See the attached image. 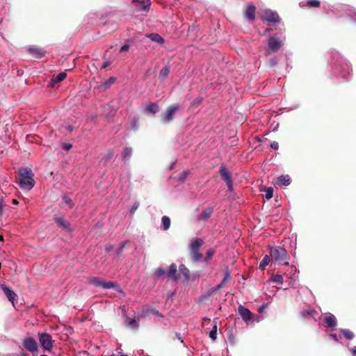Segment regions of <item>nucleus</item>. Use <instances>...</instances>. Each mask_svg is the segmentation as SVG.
I'll use <instances>...</instances> for the list:
<instances>
[{
  "mask_svg": "<svg viewBox=\"0 0 356 356\" xmlns=\"http://www.w3.org/2000/svg\"><path fill=\"white\" fill-rule=\"evenodd\" d=\"M171 338L172 340H175L176 339H177L178 340H179L181 341V343H184V341L181 338L180 333H178L177 332H172V335Z\"/></svg>",
  "mask_w": 356,
  "mask_h": 356,
  "instance_id": "42",
  "label": "nucleus"
},
{
  "mask_svg": "<svg viewBox=\"0 0 356 356\" xmlns=\"http://www.w3.org/2000/svg\"><path fill=\"white\" fill-rule=\"evenodd\" d=\"M324 322L326 324V326L331 328H334L337 326V321L334 316L329 315L326 316L324 318Z\"/></svg>",
  "mask_w": 356,
  "mask_h": 356,
  "instance_id": "22",
  "label": "nucleus"
},
{
  "mask_svg": "<svg viewBox=\"0 0 356 356\" xmlns=\"http://www.w3.org/2000/svg\"><path fill=\"white\" fill-rule=\"evenodd\" d=\"M159 105L156 103H150L145 108L146 111L154 115L159 111Z\"/></svg>",
  "mask_w": 356,
  "mask_h": 356,
  "instance_id": "26",
  "label": "nucleus"
},
{
  "mask_svg": "<svg viewBox=\"0 0 356 356\" xmlns=\"http://www.w3.org/2000/svg\"><path fill=\"white\" fill-rule=\"evenodd\" d=\"M351 352L354 355H356V346H354L352 349H351Z\"/></svg>",
  "mask_w": 356,
  "mask_h": 356,
  "instance_id": "56",
  "label": "nucleus"
},
{
  "mask_svg": "<svg viewBox=\"0 0 356 356\" xmlns=\"http://www.w3.org/2000/svg\"><path fill=\"white\" fill-rule=\"evenodd\" d=\"M204 243L202 238H197L191 243V257L194 261H198L202 258V254L200 253V248Z\"/></svg>",
  "mask_w": 356,
  "mask_h": 356,
  "instance_id": "4",
  "label": "nucleus"
},
{
  "mask_svg": "<svg viewBox=\"0 0 356 356\" xmlns=\"http://www.w3.org/2000/svg\"><path fill=\"white\" fill-rule=\"evenodd\" d=\"M72 147V145L70 143H63V149L65 150H70Z\"/></svg>",
  "mask_w": 356,
  "mask_h": 356,
  "instance_id": "47",
  "label": "nucleus"
},
{
  "mask_svg": "<svg viewBox=\"0 0 356 356\" xmlns=\"http://www.w3.org/2000/svg\"><path fill=\"white\" fill-rule=\"evenodd\" d=\"M341 332L347 339L351 340L355 337L354 333L348 329H343L341 330Z\"/></svg>",
  "mask_w": 356,
  "mask_h": 356,
  "instance_id": "33",
  "label": "nucleus"
},
{
  "mask_svg": "<svg viewBox=\"0 0 356 356\" xmlns=\"http://www.w3.org/2000/svg\"><path fill=\"white\" fill-rule=\"evenodd\" d=\"M63 202L67 205L70 209L74 207V203L72 200L67 196H64L63 198Z\"/></svg>",
  "mask_w": 356,
  "mask_h": 356,
  "instance_id": "40",
  "label": "nucleus"
},
{
  "mask_svg": "<svg viewBox=\"0 0 356 356\" xmlns=\"http://www.w3.org/2000/svg\"><path fill=\"white\" fill-rule=\"evenodd\" d=\"M255 11L256 7L252 3H248L246 5L245 10V16L250 21H253L255 19Z\"/></svg>",
  "mask_w": 356,
  "mask_h": 356,
  "instance_id": "13",
  "label": "nucleus"
},
{
  "mask_svg": "<svg viewBox=\"0 0 356 356\" xmlns=\"http://www.w3.org/2000/svg\"><path fill=\"white\" fill-rule=\"evenodd\" d=\"M216 253V250L213 248L209 249L206 254V257H204V261H209L211 257L214 255Z\"/></svg>",
  "mask_w": 356,
  "mask_h": 356,
  "instance_id": "38",
  "label": "nucleus"
},
{
  "mask_svg": "<svg viewBox=\"0 0 356 356\" xmlns=\"http://www.w3.org/2000/svg\"><path fill=\"white\" fill-rule=\"evenodd\" d=\"M34 174L31 169L24 168H21L18 171V175L17 177V182L19 184L20 188L24 190L29 191L35 185Z\"/></svg>",
  "mask_w": 356,
  "mask_h": 356,
  "instance_id": "1",
  "label": "nucleus"
},
{
  "mask_svg": "<svg viewBox=\"0 0 356 356\" xmlns=\"http://www.w3.org/2000/svg\"><path fill=\"white\" fill-rule=\"evenodd\" d=\"M330 336L335 341H338V338L336 334H331Z\"/></svg>",
  "mask_w": 356,
  "mask_h": 356,
  "instance_id": "54",
  "label": "nucleus"
},
{
  "mask_svg": "<svg viewBox=\"0 0 356 356\" xmlns=\"http://www.w3.org/2000/svg\"><path fill=\"white\" fill-rule=\"evenodd\" d=\"M203 102V97H196L190 104V109H195L197 108Z\"/></svg>",
  "mask_w": 356,
  "mask_h": 356,
  "instance_id": "28",
  "label": "nucleus"
},
{
  "mask_svg": "<svg viewBox=\"0 0 356 356\" xmlns=\"http://www.w3.org/2000/svg\"><path fill=\"white\" fill-rule=\"evenodd\" d=\"M209 337L215 341L217 338V325L216 323L213 325L212 330L209 332Z\"/></svg>",
  "mask_w": 356,
  "mask_h": 356,
  "instance_id": "36",
  "label": "nucleus"
},
{
  "mask_svg": "<svg viewBox=\"0 0 356 356\" xmlns=\"http://www.w3.org/2000/svg\"><path fill=\"white\" fill-rule=\"evenodd\" d=\"M67 76V74L65 72H62L56 76H53L51 79L49 86L53 87L56 83L63 81Z\"/></svg>",
  "mask_w": 356,
  "mask_h": 356,
  "instance_id": "19",
  "label": "nucleus"
},
{
  "mask_svg": "<svg viewBox=\"0 0 356 356\" xmlns=\"http://www.w3.org/2000/svg\"><path fill=\"white\" fill-rule=\"evenodd\" d=\"M24 347L29 352L34 353L38 349L37 341L32 337H26L23 340Z\"/></svg>",
  "mask_w": 356,
  "mask_h": 356,
  "instance_id": "10",
  "label": "nucleus"
},
{
  "mask_svg": "<svg viewBox=\"0 0 356 356\" xmlns=\"http://www.w3.org/2000/svg\"><path fill=\"white\" fill-rule=\"evenodd\" d=\"M162 225L163 230H168L170 226V219L168 216L162 217Z\"/></svg>",
  "mask_w": 356,
  "mask_h": 356,
  "instance_id": "34",
  "label": "nucleus"
},
{
  "mask_svg": "<svg viewBox=\"0 0 356 356\" xmlns=\"http://www.w3.org/2000/svg\"><path fill=\"white\" fill-rule=\"evenodd\" d=\"M2 290L3 291L4 293L6 294L7 298L10 302H13L15 300V298L17 297L16 293L11 289H10L6 285L2 284L1 286Z\"/></svg>",
  "mask_w": 356,
  "mask_h": 356,
  "instance_id": "18",
  "label": "nucleus"
},
{
  "mask_svg": "<svg viewBox=\"0 0 356 356\" xmlns=\"http://www.w3.org/2000/svg\"><path fill=\"white\" fill-rule=\"evenodd\" d=\"M188 175H189V171L185 170V171H183L182 172L179 173L176 178L178 180L184 181Z\"/></svg>",
  "mask_w": 356,
  "mask_h": 356,
  "instance_id": "37",
  "label": "nucleus"
},
{
  "mask_svg": "<svg viewBox=\"0 0 356 356\" xmlns=\"http://www.w3.org/2000/svg\"><path fill=\"white\" fill-rule=\"evenodd\" d=\"M177 272V265L175 264H172L169 267V270H167V275L170 279L177 280L178 279Z\"/></svg>",
  "mask_w": 356,
  "mask_h": 356,
  "instance_id": "21",
  "label": "nucleus"
},
{
  "mask_svg": "<svg viewBox=\"0 0 356 356\" xmlns=\"http://www.w3.org/2000/svg\"><path fill=\"white\" fill-rule=\"evenodd\" d=\"M116 79L115 77H110L104 83L99 86V88L102 90H106L115 82Z\"/></svg>",
  "mask_w": 356,
  "mask_h": 356,
  "instance_id": "24",
  "label": "nucleus"
},
{
  "mask_svg": "<svg viewBox=\"0 0 356 356\" xmlns=\"http://www.w3.org/2000/svg\"><path fill=\"white\" fill-rule=\"evenodd\" d=\"M170 71V66H169V65L165 66L160 71L159 76L163 79H165L168 76Z\"/></svg>",
  "mask_w": 356,
  "mask_h": 356,
  "instance_id": "31",
  "label": "nucleus"
},
{
  "mask_svg": "<svg viewBox=\"0 0 356 356\" xmlns=\"http://www.w3.org/2000/svg\"><path fill=\"white\" fill-rule=\"evenodd\" d=\"M262 18L268 22L270 24L278 22L280 19L278 14L270 10H266L264 11Z\"/></svg>",
  "mask_w": 356,
  "mask_h": 356,
  "instance_id": "9",
  "label": "nucleus"
},
{
  "mask_svg": "<svg viewBox=\"0 0 356 356\" xmlns=\"http://www.w3.org/2000/svg\"><path fill=\"white\" fill-rule=\"evenodd\" d=\"M270 257L273 261L278 264L289 265V256L286 249L280 246L271 247Z\"/></svg>",
  "mask_w": 356,
  "mask_h": 356,
  "instance_id": "2",
  "label": "nucleus"
},
{
  "mask_svg": "<svg viewBox=\"0 0 356 356\" xmlns=\"http://www.w3.org/2000/svg\"><path fill=\"white\" fill-rule=\"evenodd\" d=\"M152 314H155V315H156V316H162V315L159 313V312L157 309H152Z\"/></svg>",
  "mask_w": 356,
  "mask_h": 356,
  "instance_id": "53",
  "label": "nucleus"
},
{
  "mask_svg": "<svg viewBox=\"0 0 356 356\" xmlns=\"http://www.w3.org/2000/svg\"><path fill=\"white\" fill-rule=\"evenodd\" d=\"M282 45V40L275 37H270L267 42V48L266 49L269 53L277 52Z\"/></svg>",
  "mask_w": 356,
  "mask_h": 356,
  "instance_id": "7",
  "label": "nucleus"
},
{
  "mask_svg": "<svg viewBox=\"0 0 356 356\" xmlns=\"http://www.w3.org/2000/svg\"><path fill=\"white\" fill-rule=\"evenodd\" d=\"M238 312L245 323H249L252 319V313L245 307L239 305Z\"/></svg>",
  "mask_w": 356,
  "mask_h": 356,
  "instance_id": "11",
  "label": "nucleus"
},
{
  "mask_svg": "<svg viewBox=\"0 0 356 356\" xmlns=\"http://www.w3.org/2000/svg\"><path fill=\"white\" fill-rule=\"evenodd\" d=\"M230 278V271L229 269H227L224 274V277L220 284H217L215 287L211 288L209 291V295H211L213 293H217L222 288H223L228 282Z\"/></svg>",
  "mask_w": 356,
  "mask_h": 356,
  "instance_id": "8",
  "label": "nucleus"
},
{
  "mask_svg": "<svg viewBox=\"0 0 356 356\" xmlns=\"http://www.w3.org/2000/svg\"><path fill=\"white\" fill-rule=\"evenodd\" d=\"M114 156V152L113 149H108L104 156L102 159L101 162L103 163L104 165H106L108 162L113 159Z\"/></svg>",
  "mask_w": 356,
  "mask_h": 356,
  "instance_id": "25",
  "label": "nucleus"
},
{
  "mask_svg": "<svg viewBox=\"0 0 356 356\" xmlns=\"http://www.w3.org/2000/svg\"><path fill=\"white\" fill-rule=\"evenodd\" d=\"M3 240V236L0 235V241H2Z\"/></svg>",
  "mask_w": 356,
  "mask_h": 356,
  "instance_id": "59",
  "label": "nucleus"
},
{
  "mask_svg": "<svg viewBox=\"0 0 356 356\" xmlns=\"http://www.w3.org/2000/svg\"><path fill=\"white\" fill-rule=\"evenodd\" d=\"M139 206H140V203L138 202H134V204H133V206H132V207L131 209V211H130V213H131V215L134 214V213L138 209Z\"/></svg>",
  "mask_w": 356,
  "mask_h": 356,
  "instance_id": "44",
  "label": "nucleus"
},
{
  "mask_svg": "<svg viewBox=\"0 0 356 356\" xmlns=\"http://www.w3.org/2000/svg\"><path fill=\"white\" fill-rule=\"evenodd\" d=\"M183 108L177 104H173L170 105L161 114V119L163 124H169L174 120V115L176 112L181 111Z\"/></svg>",
  "mask_w": 356,
  "mask_h": 356,
  "instance_id": "3",
  "label": "nucleus"
},
{
  "mask_svg": "<svg viewBox=\"0 0 356 356\" xmlns=\"http://www.w3.org/2000/svg\"><path fill=\"white\" fill-rule=\"evenodd\" d=\"M102 356H128L127 355H125V354H120V355H115V353H112L109 355H102Z\"/></svg>",
  "mask_w": 356,
  "mask_h": 356,
  "instance_id": "51",
  "label": "nucleus"
},
{
  "mask_svg": "<svg viewBox=\"0 0 356 356\" xmlns=\"http://www.w3.org/2000/svg\"><path fill=\"white\" fill-rule=\"evenodd\" d=\"M273 195V188L271 187L268 188L266 190V193H265L266 199L270 200V198H272Z\"/></svg>",
  "mask_w": 356,
  "mask_h": 356,
  "instance_id": "41",
  "label": "nucleus"
},
{
  "mask_svg": "<svg viewBox=\"0 0 356 356\" xmlns=\"http://www.w3.org/2000/svg\"><path fill=\"white\" fill-rule=\"evenodd\" d=\"M127 321H129L128 325L130 327L133 329L138 327V324L136 318H127Z\"/></svg>",
  "mask_w": 356,
  "mask_h": 356,
  "instance_id": "39",
  "label": "nucleus"
},
{
  "mask_svg": "<svg viewBox=\"0 0 356 356\" xmlns=\"http://www.w3.org/2000/svg\"><path fill=\"white\" fill-rule=\"evenodd\" d=\"M149 38L152 41L156 42L159 44H163L164 43V39L158 33H151L149 35Z\"/></svg>",
  "mask_w": 356,
  "mask_h": 356,
  "instance_id": "27",
  "label": "nucleus"
},
{
  "mask_svg": "<svg viewBox=\"0 0 356 356\" xmlns=\"http://www.w3.org/2000/svg\"><path fill=\"white\" fill-rule=\"evenodd\" d=\"M270 147L274 149H278L279 144L277 142L273 141V143H270Z\"/></svg>",
  "mask_w": 356,
  "mask_h": 356,
  "instance_id": "49",
  "label": "nucleus"
},
{
  "mask_svg": "<svg viewBox=\"0 0 356 356\" xmlns=\"http://www.w3.org/2000/svg\"><path fill=\"white\" fill-rule=\"evenodd\" d=\"M226 184L227 186L228 191L229 192L233 191V190H234V188H233V181H229V182L226 183Z\"/></svg>",
  "mask_w": 356,
  "mask_h": 356,
  "instance_id": "48",
  "label": "nucleus"
},
{
  "mask_svg": "<svg viewBox=\"0 0 356 356\" xmlns=\"http://www.w3.org/2000/svg\"><path fill=\"white\" fill-rule=\"evenodd\" d=\"M88 283L96 287H101L105 289H113L118 286L115 282L111 281L107 282L98 277H90L88 279Z\"/></svg>",
  "mask_w": 356,
  "mask_h": 356,
  "instance_id": "5",
  "label": "nucleus"
},
{
  "mask_svg": "<svg viewBox=\"0 0 356 356\" xmlns=\"http://www.w3.org/2000/svg\"><path fill=\"white\" fill-rule=\"evenodd\" d=\"M165 274H167V270L162 267H159L154 272V280H159Z\"/></svg>",
  "mask_w": 356,
  "mask_h": 356,
  "instance_id": "29",
  "label": "nucleus"
},
{
  "mask_svg": "<svg viewBox=\"0 0 356 356\" xmlns=\"http://www.w3.org/2000/svg\"><path fill=\"white\" fill-rule=\"evenodd\" d=\"M68 129L71 131L72 130V128L71 126H69Z\"/></svg>",
  "mask_w": 356,
  "mask_h": 356,
  "instance_id": "60",
  "label": "nucleus"
},
{
  "mask_svg": "<svg viewBox=\"0 0 356 356\" xmlns=\"http://www.w3.org/2000/svg\"><path fill=\"white\" fill-rule=\"evenodd\" d=\"M271 258L268 255H265L259 264V268L261 270H264L266 266L269 264Z\"/></svg>",
  "mask_w": 356,
  "mask_h": 356,
  "instance_id": "32",
  "label": "nucleus"
},
{
  "mask_svg": "<svg viewBox=\"0 0 356 356\" xmlns=\"http://www.w3.org/2000/svg\"><path fill=\"white\" fill-rule=\"evenodd\" d=\"M291 181V180L289 175H281L276 179V184L280 186H289Z\"/></svg>",
  "mask_w": 356,
  "mask_h": 356,
  "instance_id": "20",
  "label": "nucleus"
},
{
  "mask_svg": "<svg viewBox=\"0 0 356 356\" xmlns=\"http://www.w3.org/2000/svg\"><path fill=\"white\" fill-rule=\"evenodd\" d=\"M27 52L35 58H41L46 53L42 48L39 47H30L27 49Z\"/></svg>",
  "mask_w": 356,
  "mask_h": 356,
  "instance_id": "15",
  "label": "nucleus"
},
{
  "mask_svg": "<svg viewBox=\"0 0 356 356\" xmlns=\"http://www.w3.org/2000/svg\"><path fill=\"white\" fill-rule=\"evenodd\" d=\"M55 222L57 224V226L65 231H66L68 233H70L72 232V228L71 227V225L69 222L66 221L61 217L56 218Z\"/></svg>",
  "mask_w": 356,
  "mask_h": 356,
  "instance_id": "12",
  "label": "nucleus"
},
{
  "mask_svg": "<svg viewBox=\"0 0 356 356\" xmlns=\"http://www.w3.org/2000/svg\"><path fill=\"white\" fill-rule=\"evenodd\" d=\"M3 213V204L0 202V216H2Z\"/></svg>",
  "mask_w": 356,
  "mask_h": 356,
  "instance_id": "55",
  "label": "nucleus"
},
{
  "mask_svg": "<svg viewBox=\"0 0 356 356\" xmlns=\"http://www.w3.org/2000/svg\"><path fill=\"white\" fill-rule=\"evenodd\" d=\"M273 281L275 282L282 283L283 277L282 275L277 274L273 277Z\"/></svg>",
  "mask_w": 356,
  "mask_h": 356,
  "instance_id": "43",
  "label": "nucleus"
},
{
  "mask_svg": "<svg viewBox=\"0 0 356 356\" xmlns=\"http://www.w3.org/2000/svg\"><path fill=\"white\" fill-rule=\"evenodd\" d=\"M111 65V62L110 61H104L102 65V69H105L107 67H108L109 65Z\"/></svg>",
  "mask_w": 356,
  "mask_h": 356,
  "instance_id": "50",
  "label": "nucleus"
},
{
  "mask_svg": "<svg viewBox=\"0 0 356 356\" xmlns=\"http://www.w3.org/2000/svg\"><path fill=\"white\" fill-rule=\"evenodd\" d=\"M213 207H207L202 211L200 215L197 216V218L199 221L201 220H207L211 216L213 213Z\"/></svg>",
  "mask_w": 356,
  "mask_h": 356,
  "instance_id": "17",
  "label": "nucleus"
},
{
  "mask_svg": "<svg viewBox=\"0 0 356 356\" xmlns=\"http://www.w3.org/2000/svg\"><path fill=\"white\" fill-rule=\"evenodd\" d=\"M132 155V149L131 147H126L122 153V159L126 161L131 159Z\"/></svg>",
  "mask_w": 356,
  "mask_h": 356,
  "instance_id": "30",
  "label": "nucleus"
},
{
  "mask_svg": "<svg viewBox=\"0 0 356 356\" xmlns=\"http://www.w3.org/2000/svg\"><path fill=\"white\" fill-rule=\"evenodd\" d=\"M12 202H13V204H18V201L17 200H15V199H13L12 200Z\"/></svg>",
  "mask_w": 356,
  "mask_h": 356,
  "instance_id": "57",
  "label": "nucleus"
},
{
  "mask_svg": "<svg viewBox=\"0 0 356 356\" xmlns=\"http://www.w3.org/2000/svg\"><path fill=\"white\" fill-rule=\"evenodd\" d=\"M219 173L221 177V179L223 181H225V183L232 181V175L230 172L227 169V168L224 165H220Z\"/></svg>",
  "mask_w": 356,
  "mask_h": 356,
  "instance_id": "16",
  "label": "nucleus"
},
{
  "mask_svg": "<svg viewBox=\"0 0 356 356\" xmlns=\"http://www.w3.org/2000/svg\"><path fill=\"white\" fill-rule=\"evenodd\" d=\"M321 5V1L318 0H309L307 2V6L310 8H318Z\"/></svg>",
  "mask_w": 356,
  "mask_h": 356,
  "instance_id": "35",
  "label": "nucleus"
},
{
  "mask_svg": "<svg viewBox=\"0 0 356 356\" xmlns=\"http://www.w3.org/2000/svg\"><path fill=\"white\" fill-rule=\"evenodd\" d=\"M301 316L304 318L307 316L314 317L317 314V312L311 307L304 309L301 312Z\"/></svg>",
  "mask_w": 356,
  "mask_h": 356,
  "instance_id": "23",
  "label": "nucleus"
},
{
  "mask_svg": "<svg viewBox=\"0 0 356 356\" xmlns=\"http://www.w3.org/2000/svg\"><path fill=\"white\" fill-rule=\"evenodd\" d=\"M181 267H183L185 270H186V272H184V275H185V276H186L187 277H189V271H188V270H187V269L184 267V265L180 266V270H181Z\"/></svg>",
  "mask_w": 356,
  "mask_h": 356,
  "instance_id": "52",
  "label": "nucleus"
},
{
  "mask_svg": "<svg viewBox=\"0 0 356 356\" xmlns=\"http://www.w3.org/2000/svg\"><path fill=\"white\" fill-rule=\"evenodd\" d=\"M133 3H135L138 10L140 11L147 12L149 10L151 5L150 0H133Z\"/></svg>",
  "mask_w": 356,
  "mask_h": 356,
  "instance_id": "14",
  "label": "nucleus"
},
{
  "mask_svg": "<svg viewBox=\"0 0 356 356\" xmlns=\"http://www.w3.org/2000/svg\"><path fill=\"white\" fill-rule=\"evenodd\" d=\"M130 49V46L129 44H124L120 49V52H126L128 51Z\"/></svg>",
  "mask_w": 356,
  "mask_h": 356,
  "instance_id": "46",
  "label": "nucleus"
},
{
  "mask_svg": "<svg viewBox=\"0 0 356 356\" xmlns=\"http://www.w3.org/2000/svg\"><path fill=\"white\" fill-rule=\"evenodd\" d=\"M38 339L40 345L44 350L47 351L51 350L53 341L49 334L47 332L38 333Z\"/></svg>",
  "mask_w": 356,
  "mask_h": 356,
  "instance_id": "6",
  "label": "nucleus"
},
{
  "mask_svg": "<svg viewBox=\"0 0 356 356\" xmlns=\"http://www.w3.org/2000/svg\"><path fill=\"white\" fill-rule=\"evenodd\" d=\"M271 30H272L271 29H270V28H267V29H266L265 32H266V33H267V32H270Z\"/></svg>",
  "mask_w": 356,
  "mask_h": 356,
  "instance_id": "58",
  "label": "nucleus"
},
{
  "mask_svg": "<svg viewBox=\"0 0 356 356\" xmlns=\"http://www.w3.org/2000/svg\"><path fill=\"white\" fill-rule=\"evenodd\" d=\"M128 243V241L124 242L122 245H121L117 250L116 253L118 255H120L122 252L125 245Z\"/></svg>",
  "mask_w": 356,
  "mask_h": 356,
  "instance_id": "45",
  "label": "nucleus"
}]
</instances>
